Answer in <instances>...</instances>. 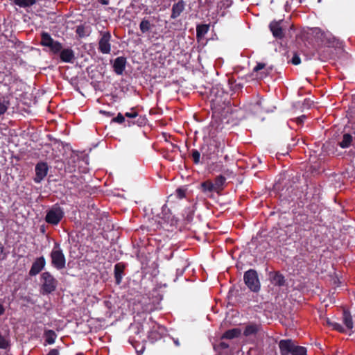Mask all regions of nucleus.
Instances as JSON below:
<instances>
[{
	"label": "nucleus",
	"mask_w": 355,
	"mask_h": 355,
	"mask_svg": "<svg viewBox=\"0 0 355 355\" xmlns=\"http://www.w3.org/2000/svg\"><path fill=\"white\" fill-rule=\"evenodd\" d=\"M44 337L45 339L44 345H52L55 341L57 334L53 330L48 329L44 331Z\"/></svg>",
	"instance_id": "obj_22"
},
{
	"label": "nucleus",
	"mask_w": 355,
	"mask_h": 355,
	"mask_svg": "<svg viewBox=\"0 0 355 355\" xmlns=\"http://www.w3.org/2000/svg\"><path fill=\"white\" fill-rule=\"evenodd\" d=\"M100 3L101 4H103V5H107L108 4V1L107 0H101Z\"/></svg>",
	"instance_id": "obj_52"
},
{
	"label": "nucleus",
	"mask_w": 355,
	"mask_h": 355,
	"mask_svg": "<svg viewBox=\"0 0 355 355\" xmlns=\"http://www.w3.org/2000/svg\"><path fill=\"white\" fill-rule=\"evenodd\" d=\"M127 123L128 126L132 125V124H137L138 125H142L145 123V118L142 116H139L137 120L135 122H131L130 121L128 120Z\"/></svg>",
	"instance_id": "obj_35"
},
{
	"label": "nucleus",
	"mask_w": 355,
	"mask_h": 355,
	"mask_svg": "<svg viewBox=\"0 0 355 355\" xmlns=\"http://www.w3.org/2000/svg\"><path fill=\"white\" fill-rule=\"evenodd\" d=\"M219 100L216 98L214 100H211V109L213 111V114L215 116L218 114H220V105H219Z\"/></svg>",
	"instance_id": "obj_29"
},
{
	"label": "nucleus",
	"mask_w": 355,
	"mask_h": 355,
	"mask_svg": "<svg viewBox=\"0 0 355 355\" xmlns=\"http://www.w3.org/2000/svg\"><path fill=\"white\" fill-rule=\"evenodd\" d=\"M338 145L343 149H348L346 153L351 157H355V123L352 125L348 132H345Z\"/></svg>",
	"instance_id": "obj_3"
},
{
	"label": "nucleus",
	"mask_w": 355,
	"mask_h": 355,
	"mask_svg": "<svg viewBox=\"0 0 355 355\" xmlns=\"http://www.w3.org/2000/svg\"><path fill=\"white\" fill-rule=\"evenodd\" d=\"M112 122L118 123H122L125 122V114L123 115L121 113H118L117 116L112 119Z\"/></svg>",
	"instance_id": "obj_37"
},
{
	"label": "nucleus",
	"mask_w": 355,
	"mask_h": 355,
	"mask_svg": "<svg viewBox=\"0 0 355 355\" xmlns=\"http://www.w3.org/2000/svg\"><path fill=\"white\" fill-rule=\"evenodd\" d=\"M200 189L207 197L221 205L220 200L222 195V174L218 175L214 179L202 182L200 184Z\"/></svg>",
	"instance_id": "obj_2"
},
{
	"label": "nucleus",
	"mask_w": 355,
	"mask_h": 355,
	"mask_svg": "<svg viewBox=\"0 0 355 355\" xmlns=\"http://www.w3.org/2000/svg\"><path fill=\"white\" fill-rule=\"evenodd\" d=\"M270 279L271 283L275 286H282L285 284V278L279 272H271L270 274Z\"/></svg>",
	"instance_id": "obj_19"
},
{
	"label": "nucleus",
	"mask_w": 355,
	"mask_h": 355,
	"mask_svg": "<svg viewBox=\"0 0 355 355\" xmlns=\"http://www.w3.org/2000/svg\"><path fill=\"white\" fill-rule=\"evenodd\" d=\"M259 326L255 324H250L245 327L243 334L245 336H252L257 334Z\"/></svg>",
	"instance_id": "obj_26"
},
{
	"label": "nucleus",
	"mask_w": 355,
	"mask_h": 355,
	"mask_svg": "<svg viewBox=\"0 0 355 355\" xmlns=\"http://www.w3.org/2000/svg\"><path fill=\"white\" fill-rule=\"evenodd\" d=\"M125 116L130 119H135L138 116V112L135 110V107H132L130 112L125 113Z\"/></svg>",
	"instance_id": "obj_36"
},
{
	"label": "nucleus",
	"mask_w": 355,
	"mask_h": 355,
	"mask_svg": "<svg viewBox=\"0 0 355 355\" xmlns=\"http://www.w3.org/2000/svg\"><path fill=\"white\" fill-rule=\"evenodd\" d=\"M288 3H289V1H288V0H287V1H286V4H288Z\"/></svg>",
	"instance_id": "obj_61"
},
{
	"label": "nucleus",
	"mask_w": 355,
	"mask_h": 355,
	"mask_svg": "<svg viewBox=\"0 0 355 355\" xmlns=\"http://www.w3.org/2000/svg\"><path fill=\"white\" fill-rule=\"evenodd\" d=\"M51 266L58 270L66 267V258L60 243L55 242L50 253Z\"/></svg>",
	"instance_id": "obj_4"
},
{
	"label": "nucleus",
	"mask_w": 355,
	"mask_h": 355,
	"mask_svg": "<svg viewBox=\"0 0 355 355\" xmlns=\"http://www.w3.org/2000/svg\"><path fill=\"white\" fill-rule=\"evenodd\" d=\"M223 182H224V181H225V174H224V173H223Z\"/></svg>",
	"instance_id": "obj_59"
},
{
	"label": "nucleus",
	"mask_w": 355,
	"mask_h": 355,
	"mask_svg": "<svg viewBox=\"0 0 355 355\" xmlns=\"http://www.w3.org/2000/svg\"><path fill=\"white\" fill-rule=\"evenodd\" d=\"M83 31V27H80V26H78L77 27V29H76V33L79 35V36H82V33Z\"/></svg>",
	"instance_id": "obj_46"
},
{
	"label": "nucleus",
	"mask_w": 355,
	"mask_h": 355,
	"mask_svg": "<svg viewBox=\"0 0 355 355\" xmlns=\"http://www.w3.org/2000/svg\"><path fill=\"white\" fill-rule=\"evenodd\" d=\"M314 190H315V193L313 195V198L315 199V200H318L319 199V195H320V189L319 188H316V187H313V188Z\"/></svg>",
	"instance_id": "obj_41"
},
{
	"label": "nucleus",
	"mask_w": 355,
	"mask_h": 355,
	"mask_svg": "<svg viewBox=\"0 0 355 355\" xmlns=\"http://www.w3.org/2000/svg\"><path fill=\"white\" fill-rule=\"evenodd\" d=\"M221 153L220 142L215 139L209 140L206 150L203 152V157L210 160L209 163L208 170L209 173H214L220 171L222 165L220 162H217L216 160L219 157Z\"/></svg>",
	"instance_id": "obj_1"
},
{
	"label": "nucleus",
	"mask_w": 355,
	"mask_h": 355,
	"mask_svg": "<svg viewBox=\"0 0 355 355\" xmlns=\"http://www.w3.org/2000/svg\"><path fill=\"white\" fill-rule=\"evenodd\" d=\"M76 157H77V155H73L71 156V159H73L74 160Z\"/></svg>",
	"instance_id": "obj_53"
},
{
	"label": "nucleus",
	"mask_w": 355,
	"mask_h": 355,
	"mask_svg": "<svg viewBox=\"0 0 355 355\" xmlns=\"http://www.w3.org/2000/svg\"><path fill=\"white\" fill-rule=\"evenodd\" d=\"M5 312V308L4 306L0 304V316L2 315Z\"/></svg>",
	"instance_id": "obj_48"
},
{
	"label": "nucleus",
	"mask_w": 355,
	"mask_h": 355,
	"mask_svg": "<svg viewBox=\"0 0 355 355\" xmlns=\"http://www.w3.org/2000/svg\"><path fill=\"white\" fill-rule=\"evenodd\" d=\"M306 118V116L305 115H302L298 118L296 119V122L298 123V124H301L304 122V119Z\"/></svg>",
	"instance_id": "obj_45"
},
{
	"label": "nucleus",
	"mask_w": 355,
	"mask_h": 355,
	"mask_svg": "<svg viewBox=\"0 0 355 355\" xmlns=\"http://www.w3.org/2000/svg\"><path fill=\"white\" fill-rule=\"evenodd\" d=\"M185 8V2L183 0H180L177 3H174L171 10V18L176 19L183 12Z\"/></svg>",
	"instance_id": "obj_18"
},
{
	"label": "nucleus",
	"mask_w": 355,
	"mask_h": 355,
	"mask_svg": "<svg viewBox=\"0 0 355 355\" xmlns=\"http://www.w3.org/2000/svg\"><path fill=\"white\" fill-rule=\"evenodd\" d=\"M239 334V330L236 329H233L232 330L226 331L225 334H223V338H233L237 337Z\"/></svg>",
	"instance_id": "obj_31"
},
{
	"label": "nucleus",
	"mask_w": 355,
	"mask_h": 355,
	"mask_svg": "<svg viewBox=\"0 0 355 355\" xmlns=\"http://www.w3.org/2000/svg\"><path fill=\"white\" fill-rule=\"evenodd\" d=\"M292 355H306V349L302 346H295Z\"/></svg>",
	"instance_id": "obj_30"
},
{
	"label": "nucleus",
	"mask_w": 355,
	"mask_h": 355,
	"mask_svg": "<svg viewBox=\"0 0 355 355\" xmlns=\"http://www.w3.org/2000/svg\"><path fill=\"white\" fill-rule=\"evenodd\" d=\"M60 352L58 349H52L46 355H59Z\"/></svg>",
	"instance_id": "obj_43"
},
{
	"label": "nucleus",
	"mask_w": 355,
	"mask_h": 355,
	"mask_svg": "<svg viewBox=\"0 0 355 355\" xmlns=\"http://www.w3.org/2000/svg\"><path fill=\"white\" fill-rule=\"evenodd\" d=\"M223 349L228 347V345L225 344V343H223Z\"/></svg>",
	"instance_id": "obj_54"
},
{
	"label": "nucleus",
	"mask_w": 355,
	"mask_h": 355,
	"mask_svg": "<svg viewBox=\"0 0 355 355\" xmlns=\"http://www.w3.org/2000/svg\"><path fill=\"white\" fill-rule=\"evenodd\" d=\"M329 325L332 327V328L335 330H337L340 332H344L345 328L339 323L336 322H329Z\"/></svg>",
	"instance_id": "obj_34"
},
{
	"label": "nucleus",
	"mask_w": 355,
	"mask_h": 355,
	"mask_svg": "<svg viewBox=\"0 0 355 355\" xmlns=\"http://www.w3.org/2000/svg\"><path fill=\"white\" fill-rule=\"evenodd\" d=\"M124 269L125 265L123 263H118L114 266V279L117 285H119L121 282Z\"/></svg>",
	"instance_id": "obj_20"
},
{
	"label": "nucleus",
	"mask_w": 355,
	"mask_h": 355,
	"mask_svg": "<svg viewBox=\"0 0 355 355\" xmlns=\"http://www.w3.org/2000/svg\"><path fill=\"white\" fill-rule=\"evenodd\" d=\"M64 216V211L63 208L55 204L47 211L45 220L50 225H57L63 218Z\"/></svg>",
	"instance_id": "obj_7"
},
{
	"label": "nucleus",
	"mask_w": 355,
	"mask_h": 355,
	"mask_svg": "<svg viewBox=\"0 0 355 355\" xmlns=\"http://www.w3.org/2000/svg\"><path fill=\"white\" fill-rule=\"evenodd\" d=\"M232 3V0H223V8H228Z\"/></svg>",
	"instance_id": "obj_44"
},
{
	"label": "nucleus",
	"mask_w": 355,
	"mask_h": 355,
	"mask_svg": "<svg viewBox=\"0 0 355 355\" xmlns=\"http://www.w3.org/2000/svg\"><path fill=\"white\" fill-rule=\"evenodd\" d=\"M209 31V26L207 24L198 25L196 27V37L198 40H201Z\"/></svg>",
	"instance_id": "obj_24"
},
{
	"label": "nucleus",
	"mask_w": 355,
	"mask_h": 355,
	"mask_svg": "<svg viewBox=\"0 0 355 355\" xmlns=\"http://www.w3.org/2000/svg\"><path fill=\"white\" fill-rule=\"evenodd\" d=\"M191 157L194 164H198L200 163V153L198 150H192Z\"/></svg>",
	"instance_id": "obj_32"
},
{
	"label": "nucleus",
	"mask_w": 355,
	"mask_h": 355,
	"mask_svg": "<svg viewBox=\"0 0 355 355\" xmlns=\"http://www.w3.org/2000/svg\"><path fill=\"white\" fill-rule=\"evenodd\" d=\"M40 279L42 282L40 293L42 295H48L55 291L58 281L49 272L46 271L42 273Z\"/></svg>",
	"instance_id": "obj_5"
},
{
	"label": "nucleus",
	"mask_w": 355,
	"mask_h": 355,
	"mask_svg": "<svg viewBox=\"0 0 355 355\" xmlns=\"http://www.w3.org/2000/svg\"><path fill=\"white\" fill-rule=\"evenodd\" d=\"M225 159H228V157L226 155V156L225 157Z\"/></svg>",
	"instance_id": "obj_60"
},
{
	"label": "nucleus",
	"mask_w": 355,
	"mask_h": 355,
	"mask_svg": "<svg viewBox=\"0 0 355 355\" xmlns=\"http://www.w3.org/2000/svg\"><path fill=\"white\" fill-rule=\"evenodd\" d=\"M229 241H230V242H231V241H232V240H231L230 239H226V242H229Z\"/></svg>",
	"instance_id": "obj_57"
},
{
	"label": "nucleus",
	"mask_w": 355,
	"mask_h": 355,
	"mask_svg": "<svg viewBox=\"0 0 355 355\" xmlns=\"http://www.w3.org/2000/svg\"><path fill=\"white\" fill-rule=\"evenodd\" d=\"M154 334H155V332H154V331H150V332L149 333L148 337H149L150 338H155V336L154 337Z\"/></svg>",
	"instance_id": "obj_49"
},
{
	"label": "nucleus",
	"mask_w": 355,
	"mask_h": 355,
	"mask_svg": "<svg viewBox=\"0 0 355 355\" xmlns=\"http://www.w3.org/2000/svg\"><path fill=\"white\" fill-rule=\"evenodd\" d=\"M243 280L251 291L257 293L260 290L261 285L255 270L250 269L245 272Z\"/></svg>",
	"instance_id": "obj_9"
},
{
	"label": "nucleus",
	"mask_w": 355,
	"mask_h": 355,
	"mask_svg": "<svg viewBox=\"0 0 355 355\" xmlns=\"http://www.w3.org/2000/svg\"><path fill=\"white\" fill-rule=\"evenodd\" d=\"M176 194L177 196L181 199L185 196V191L184 189L180 188L176 190Z\"/></svg>",
	"instance_id": "obj_40"
},
{
	"label": "nucleus",
	"mask_w": 355,
	"mask_h": 355,
	"mask_svg": "<svg viewBox=\"0 0 355 355\" xmlns=\"http://www.w3.org/2000/svg\"><path fill=\"white\" fill-rule=\"evenodd\" d=\"M264 67H265V64H263V63H258V64L256 65V67H254V71H259V70H261V69H263V68H264Z\"/></svg>",
	"instance_id": "obj_42"
},
{
	"label": "nucleus",
	"mask_w": 355,
	"mask_h": 355,
	"mask_svg": "<svg viewBox=\"0 0 355 355\" xmlns=\"http://www.w3.org/2000/svg\"><path fill=\"white\" fill-rule=\"evenodd\" d=\"M35 177L34 178V182L40 183L46 176L48 173V166L45 162H39L35 166Z\"/></svg>",
	"instance_id": "obj_14"
},
{
	"label": "nucleus",
	"mask_w": 355,
	"mask_h": 355,
	"mask_svg": "<svg viewBox=\"0 0 355 355\" xmlns=\"http://www.w3.org/2000/svg\"><path fill=\"white\" fill-rule=\"evenodd\" d=\"M140 328H141L140 325L137 327V333H138V334L139 333Z\"/></svg>",
	"instance_id": "obj_55"
},
{
	"label": "nucleus",
	"mask_w": 355,
	"mask_h": 355,
	"mask_svg": "<svg viewBox=\"0 0 355 355\" xmlns=\"http://www.w3.org/2000/svg\"><path fill=\"white\" fill-rule=\"evenodd\" d=\"M61 60L67 63H72L75 59L74 52L71 49H62L59 52Z\"/></svg>",
	"instance_id": "obj_17"
},
{
	"label": "nucleus",
	"mask_w": 355,
	"mask_h": 355,
	"mask_svg": "<svg viewBox=\"0 0 355 355\" xmlns=\"http://www.w3.org/2000/svg\"><path fill=\"white\" fill-rule=\"evenodd\" d=\"M126 62V58L125 57H117L113 64L114 71L117 75H121L125 69Z\"/></svg>",
	"instance_id": "obj_16"
},
{
	"label": "nucleus",
	"mask_w": 355,
	"mask_h": 355,
	"mask_svg": "<svg viewBox=\"0 0 355 355\" xmlns=\"http://www.w3.org/2000/svg\"><path fill=\"white\" fill-rule=\"evenodd\" d=\"M9 105L10 102L7 97L0 98V116L6 112Z\"/></svg>",
	"instance_id": "obj_28"
},
{
	"label": "nucleus",
	"mask_w": 355,
	"mask_h": 355,
	"mask_svg": "<svg viewBox=\"0 0 355 355\" xmlns=\"http://www.w3.org/2000/svg\"><path fill=\"white\" fill-rule=\"evenodd\" d=\"M295 344L291 339L281 340L279 343V347L282 355L291 354L295 347Z\"/></svg>",
	"instance_id": "obj_15"
},
{
	"label": "nucleus",
	"mask_w": 355,
	"mask_h": 355,
	"mask_svg": "<svg viewBox=\"0 0 355 355\" xmlns=\"http://www.w3.org/2000/svg\"><path fill=\"white\" fill-rule=\"evenodd\" d=\"M100 112H101V113H102V114H105V115H107V116H111V115H112V114H110V112H106V111H102V110H101V111H100Z\"/></svg>",
	"instance_id": "obj_50"
},
{
	"label": "nucleus",
	"mask_w": 355,
	"mask_h": 355,
	"mask_svg": "<svg viewBox=\"0 0 355 355\" xmlns=\"http://www.w3.org/2000/svg\"><path fill=\"white\" fill-rule=\"evenodd\" d=\"M154 26V24L146 17L142 19L139 24V29L143 34L150 31Z\"/></svg>",
	"instance_id": "obj_21"
},
{
	"label": "nucleus",
	"mask_w": 355,
	"mask_h": 355,
	"mask_svg": "<svg viewBox=\"0 0 355 355\" xmlns=\"http://www.w3.org/2000/svg\"><path fill=\"white\" fill-rule=\"evenodd\" d=\"M213 348L217 353L216 355H221L222 352V336H218L217 338H214L212 341Z\"/></svg>",
	"instance_id": "obj_25"
},
{
	"label": "nucleus",
	"mask_w": 355,
	"mask_h": 355,
	"mask_svg": "<svg viewBox=\"0 0 355 355\" xmlns=\"http://www.w3.org/2000/svg\"><path fill=\"white\" fill-rule=\"evenodd\" d=\"M343 322L347 329H352L353 328L352 317L347 310L343 311Z\"/></svg>",
	"instance_id": "obj_23"
},
{
	"label": "nucleus",
	"mask_w": 355,
	"mask_h": 355,
	"mask_svg": "<svg viewBox=\"0 0 355 355\" xmlns=\"http://www.w3.org/2000/svg\"><path fill=\"white\" fill-rule=\"evenodd\" d=\"M351 114H355V94L352 96L351 106L348 114L352 116Z\"/></svg>",
	"instance_id": "obj_38"
},
{
	"label": "nucleus",
	"mask_w": 355,
	"mask_h": 355,
	"mask_svg": "<svg viewBox=\"0 0 355 355\" xmlns=\"http://www.w3.org/2000/svg\"><path fill=\"white\" fill-rule=\"evenodd\" d=\"M231 124L232 125L238 123L236 110H232L229 106L223 107V124Z\"/></svg>",
	"instance_id": "obj_10"
},
{
	"label": "nucleus",
	"mask_w": 355,
	"mask_h": 355,
	"mask_svg": "<svg viewBox=\"0 0 355 355\" xmlns=\"http://www.w3.org/2000/svg\"><path fill=\"white\" fill-rule=\"evenodd\" d=\"M301 60L299 55L296 53H295L291 59V63L294 65H297L300 64Z\"/></svg>",
	"instance_id": "obj_39"
},
{
	"label": "nucleus",
	"mask_w": 355,
	"mask_h": 355,
	"mask_svg": "<svg viewBox=\"0 0 355 355\" xmlns=\"http://www.w3.org/2000/svg\"><path fill=\"white\" fill-rule=\"evenodd\" d=\"M302 0H291V4L298 5L302 3Z\"/></svg>",
	"instance_id": "obj_47"
},
{
	"label": "nucleus",
	"mask_w": 355,
	"mask_h": 355,
	"mask_svg": "<svg viewBox=\"0 0 355 355\" xmlns=\"http://www.w3.org/2000/svg\"><path fill=\"white\" fill-rule=\"evenodd\" d=\"M312 33L318 40L328 47H335L338 44L337 39L330 32H324L320 28H313Z\"/></svg>",
	"instance_id": "obj_8"
},
{
	"label": "nucleus",
	"mask_w": 355,
	"mask_h": 355,
	"mask_svg": "<svg viewBox=\"0 0 355 355\" xmlns=\"http://www.w3.org/2000/svg\"><path fill=\"white\" fill-rule=\"evenodd\" d=\"M45 266L46 260L43 256L36 258L28 272L29 275L33 277L38 275L44 268Z\"/></svg>",
	"instance_id": "obj_12"
},
{
	"label": "nucleus",
	"mask_w": 355,
	"mask_h": 355,
	"mask_svg": "<svg viewBox=\"0 0 355 355\" xmlns=\"http://www.w3.org/2000/svg\"><path fill=\"white\" fill-rule=\"evenodd\" d=\"M232 174H233V171H232V170H229V169H227V175L228 177H230V176H231V175H232Z\"/></svg>",
	"instance_id": "obj_51"
},
{
	"label": "nucleus",
	"mask_w": 355,
	"mask_h": 355,
	"mask_svg": "<svg viewBox=\"0 0 355 355\" xmlns=\"http://www.w3.org/2000/svg\"><path fill=\"white\" fill-rule=\"evenodd\" d=\"M261 101H257V105L258 106H260L261 105Z\"/></svg>",
	"instance_id": "obj_56"
},
{
	"label": "nucleus",
	"mask_w": 355,
	"mask_h": 355,
	"mask_svg": "<svg viewBox=\"0 0 355 355\" xmlns=\"http://www.w3.org/2000/svg\"><path fill=\"white\" fill-rule=\"evenodd\" d=\"M37 0H14V3L21 8H28L36 3Z\"/></svg>",
	"instance_id": "obj_27"
},
{
	"label": "nucleus",
	"mask_w": 355,
	"mask_h": 355,
	"mask_svg": "<svg viewBox=\"0 0 355 355\" xmlns=\"http://www.w3.org/2000/svg\"><path fill=\"white\" fill-rule=\"evenodd\" d=\"M40 44L42 46L48 47L50 52L53 55L59 53L62 49V44L58 41L54 40L47 32L41 33Z\"/></svg>",
	"instance_id": "obj_6"
},
{
	"label": "nucleus",
	"mask_w": 355,
	"mask_h": 355,
	"mask_svg": "<svg viewBox=\"0 0 355 355\" xmlns=\"http://www.w3.org/2000/svg\"><path fill=\"white\" fill-rule=\"evenodd\" d=\"M111 34L110 32H104L98 42V50L103 54H108L111 51L110 43Z\"/></svg>",
	"instance_id": "obj_11"
},
{
	"label": "nucleus",
	"mask_w": 355,
	"mask_h": 355,
	"mask_svg": "<svg viewBox=\"0 0 355 355\" xmlns=\"http://www.w3.org/2000/svg\"><path fill=\"white\" fill-rule=\"evenodd\" d=\"M282 21H273L270 22L269 27L272 35L277 39H282L284 37V26Z\"/></svg>",
	"instance_id": "obj_13"
},
{
	"label": "nucleus",
	"mask_w": 355,
	"mask_h": 355,
	"mask_svg": "<svg viewBox=\"0 0 355 355\" xmlns=\"http://www.w3.org/2000/svg\"><path fill=\"white\" fill-rule=\"evenodd\" d=\"M221 303L220 300H216V303Z\"/></svg>",
	"instance_id": "obj_58"
},
{
	"label": "nucleus",
	"mask_w": 355,
	"mask_h": 355,
	"mask_svg": "<svg viewBox=\"0 0 355 355\" xmlns=\"http://www.w3.org/2000/svg\"><path fill=\"white\" fill-rule=\"evenodd\" d=\"M9 347L8 340L0 333V348L7 349Z\"/></svg>",
	"instance_id": "obj_33"
}]
</instances>
